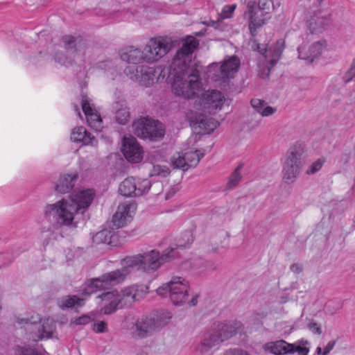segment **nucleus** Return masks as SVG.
<instances>
[{"mask_svg":"<svg viewBox=\"0 0 355 355\" xmlns=\"http://www.w3.org/2000/svg\"><path fill=\"white\" fill-rule=\"evenodd\" d=\"M171 164L175 168H180L183 171L188 169L184 152L175 153L171 158Z\"/></svg>","mask_w":355,"mask_h":355,"instance_id":"obj_39","label":"nucleus"},{"mask_svg":"<svg viewBox=\"0 0 355 355\" xmlns=\"http://www.w3.org/2000/svg\"><path fill=\"white\" fill-rule=\"evenodd\" d=\"M116 109L115 118L116 122L121 125L127 123L130 119V112L125 104L116 103Z\"/></svg>","mask_w":355,"mask_h":355,"instance_id":"obj_36","label":"nucleus"},{"mask_svg":"<svg viewBox=\"0 0 355 355\" xmlns=\"http://www.w3.org/2000/svg\"><path fill=\"white\" fill-rule=\"evenodd\" d=\"M97 298L101 301V311L105 315L111 314L119 308L123 307L119 293L116 290L103 293Z\"/></svg>","mask_w":355,"mask_h":355,"instance_id":"obj_18","label":"nucleus"},{"mask_svg":"<svg viewBox=\"0 0 355 355\" xmlns=\"http://www.w3.org/2000/svg\"><path fill=\"white\" fill-rule=\"evenodd\" d=\"M62 42L65 49L66 55L62 53L55 55V60L61 64L67 65L72 63V60L81 61L85 54V49L82 44L77 42L76 40L71 35L62 37Z\"/></svg>","mask_w":355,"mask_h":355,"instance_id":"obj_13","label":"nucleus"},{"mask_svg":"<svg viewBox=\"0 0 355 355\" xmlns=\"http://www.w3.org/2000/svg\"><path fill=\"white\" fill-rule=\"evenodd\" d=\"M325 159L324 157L318 159L309 166L306 173L311 175L318 172L322 168Z\"/></svg>","mask_w":355,"mask_h":355,"instance_id":"obj_44","label":"nucleus"},{"mask_svg":"<svg viewBox=\"0 0 355 355\" xmlns=\"http://www.w3.org/2000/svg\"><path fill=\"white\" fill-rule=\"evenodd\" d=\"M204 24H206L207 26H216V24H217V22L216 21H214V20H209L207 21H204L203 22Z\"/></svg>","mask_w":355,"mask_h":355,"instance_id":"obj_55","label":"nucleus"},{"mask_svg":"<svg viewBox=\"0 0 355 355\" xmlns=\"http://www.w3.org/2000/svg\"><path fill=\"white\" fill-rule=\"evenodd\" d=\"M155 320L150 317L137 319L132 326V334L135 338H144L150 336L156 329Z\"/></svg>","mask_w":355,"mask_h":355,"instance_id":"obj_22","label":"nucleus"},{"mask_svg":"<svg viewBox=\"0 0 355 355\" xmlns=\"http://www.w3.org/2000/svg\"><path fill=\"white\" fill-rule=\"evenodd\" d=\"M124 73L132 80L144 87H151L165 78L164 70L145 65L128 66L124 69Z\"/></svg>","mask_w":355,"mask_h":355,"instance_id":"obj_8","label":"nucleus"},{"mask_svg":"<svg viewBox=\"0 0 355 355\" xmlns=\"http://www.w3.org/2000/svg\"><path fill=\"white\" fill-rule=\"evenodd\" d=\"M121 266L120 269L105 272L99 277L86 282L83 287V294L91 295L92 293L108 289L124 282L132 270L129 266L126 257L121 261Z\"/></svg>","mask_w":355,"mask_h":355,"instance_id":"obj_4","label":"nucleus"},{"mask_svg":"<svg viewBox=\"0 0 355 355\" xmlns=\"http://www.w3.org/2000/svg\"><path fill=\"white\" fill-rule=\"evenodd\" d=\"M343 80L345 83L355 81V67L352 65L351 68L343 76Z\"/></svg>","mask_w":355,"mask_h":355,"instance_id":"obj_50","label":"nucleus"},{"mask_svg":"<svg viewBox=\"0 0 355 355\" xmlns=\"http://www.w3.org/2000/svg\"><path fill=\"white\" fill-rule=\"evenodd\" d=\"M92 318L89 315H83L73 320L70 324L71 326H77V325H85L89 324L92 321Z\"/></svg>","mask_w":355,"mask_h":355,"instance_id":"obj_46","label":"nucleus"},{"mask_svg":"<svg viewBox=\"0 0 355 355\" xmlns=\"http://www.w3.org/2000/svg\"><path fill=\"white\" fill-rule=\"evenodd\" d=\"M31 326L36 330L32 335L35 341L52 338L56 329L55 322L51 318L41 319L39 324L31 322Z\"/></svg>","mask_w":355,"mask_h":355,"instance_id":"obj_20","label":"nucleus"},{"mask_svg":"<svg viewBox=\"0 0 355 355\" xmlns=\"http://www.w3.org/2000/svg\"><path fill=\"white\" fill-rule=\"evenodd\" d=\"M242 166L239 165L232 174L230 178V180L228 182V186L230 188L234 187L238 184L241 179V175L240 173V170Z\"/></svg>","mask_w":355,"mask_h":355,"instance_id":"obj_45","label":"nucleus"},{"mask_svg":"<svg viewBox=\"0 0 355 355\" xmlns=\"http://www.w3.org/2000/svg\"><path fill=\"white\" fill-rule=\"evenodd\" d=\"M291 350L288 354H297L298 355H307L309 350L307 347L294 344H290Z\"/></svg>","mask_w":355,"mask_h":355,"instance_id":"obj_47","label":"nucleus"},{"mask_svg":"<svg viewBox=\"0 0 355 355\" xmlns=\"http://www.w3.org/2000/svg\"><path fill=\"white\" fill-rule=\"evenodd\" d=\"M92 241L96 245L107 244L116 245L119 243L118 235L113 229L104 228L93 236Z\"/></svg>","mask_w":355,"mask_h":355,"instance_id":"obj_26","label":"nucleus"},{"mask_svg":"<svg viewBox=\"0 0 355 355\" xmlns=\"http://www.w3.org/2000/svg\"><path fill=\"white\" fill-rule=\"evenodd\" d=\"M94 197L92 189H84L76 192L70 197L78 211L83 212L91 205Z\"/></svg>","mask_w":355,"mask_h":355,"instance_id":"obj_24","label":"nucleus"},{"mask_svg":"<svg viewBox=\"0 0 355 355\" xmlns=\"http://www.w3.org/2000/svg\"><path fill=\"white\" fill-rule=\"evenodd\" d=\"M290 344L284 340H279L274 342H268L263 345L264 351L270 352L275 355H285L288 354L291 349Z\"/></svg>","mask_w":355,"mask_h":355,"instance_id":"obj_31","label":"nucleus"},{"mask_svg":"<svg viewBox=\"0 0 355 355\" xmlns=\"http://www.w3.org/2000/svg\"><path fill=\"white\" fill-rule=\"evenodd\" d=\"M336 341H329L323 349L322 355H327L334 347Z\"/></svg>","mask_w":355,"mask_h":355,"instance_id":"obj_53","label":"nucleus"},{"mask_svg":"<svg viewBox=\"0 0 355 355\" xmlns=\"http://www.w3.org/2000/svg\"><path fill=\"white\" fill-rule=\"evenodd\" d=\"M242 328L239 321H230L216 324L211 332L208 333L202 341V345L209 349L232 337Z\"/></svg>","mask_w":355,"mask_h":355,"instance_id":"obj_9","label":"nucleus"},{"mask_svg":"<svg viewBox=\"0 0 355 355\" xmlns=\"http://www.w3.org/2000/svg\"><path fill=\"white\" fill-rule=\"evenodd\" d=\"M178 246L179 247H184L185 248L187 246V244H180Z\"/></svg>","mask_w":355,"mask_h":355,"instance_id":"obj_60","label":"nucleus"},{"mask_svg":"<svg viewBox=\"0 0 355 355\" xmlns=\"http://www.w3.org/2000/svg\"><path fill=\"white\" fill-rule=\"evenodd\" d=\"M221 68L219 63L214 62L209 64L206 71L207 79L212 81H225L223 74H220Z\"/></svg>","mask_w":355,"mask_h":355,"instance_id":"obj_37","label":"nucleus"},{"mask_svg":"<svg viewBox=\"0 0 355 355\" xmlns=\"http://www.w3.org/2000/svg\"><path fill=\"white\" fill-rule=\"evenodd\" d=\"M251 105L257 112L263 116H269L276 112L275 108L269 106L264 101L259 98L252 99Z\"/></svg>","mask_w":355,"mask_h":355,"instance_id":"obj_34","label":"nucleus"},{"mask_svg":"<svg viewBox=\"0 0 355 355\" xmlns=\"http://www.w3.org/2000/svg\"><path fill=\"white\" fill-rule=\"evenodd\" d=\"M291 270L295 273H299L302 270V266L298 263H294L291 266Z\"/></svg>","mask_w":355,"mask_h":355,"instance_id":"obj_54","label":"nucleus"},{"mask_svg":"<svg viewBox=\"0 0 355 355\" xmlns=\"http://www.w3.org/2000/svg\"><path fill=\"white\" fill-rule=\"evenodd\" d=\"M322 348L320 347H318L317 349H316V352L318 354H322Z\"/></svg>","mask_w":355,"mask_h":355,"instance_id":"obj_58","label":"nucleus"},{"mask_svg":"<svg viewBox=\"0 0 355 355\" xmlns=\"http://www.w3.org/2000/svg\"><path fill=\"white\" fill-rule=\"evenodd\" d=\"M121 150L125 159L130 162L139 163L143 159V149L132 137H124Z\"/></svg>","mask_w":355,"mask_h":355,"instance_id":"obj_19","label":"nucleus"},{"mask_svg":"<svg viewBox=\"0 0 355 355\" xmlns=\"http://www.w3.org/2000/svg\"><path fill=\"white\" fill-rule=\"evenodd\" d=\"M282 1L259 0L257 6L255 1H250L248 2L247 11L245 15L248 19L249 28L252 35H254L257 28L266 23V15L280 7Z\"/></svg>","mask_w":355,"mask_h":355,"instance_id":"obj_5","label":"nucleus"},{"mask_svg":"<svg viewBox=\"0 0 355 355\" xmlns=\"http://www.w3.org/2000/svg\"><path fill=\"white\" fill-rule=\"evenodd\" d=\"M177 248L169 247L162 253L157 250H151L142 254L128 256L126 259L132 271L135 269L151 273L159 270L163 265L178 257Z\"/></svg>","mask_w":355,"mask_h":355,"instance_id":"obj_2","label":"nucleus"},{"mask_svg":"<svg viewBox=\"0 0 355 355\" xmlns=\"http://www.w3.org/2000/svg\"><path fill=\"white\" fill-rule=\"evenodd\" d=\"M196 116L192 121L202 129L204 133L209 134L218 126V122L211 117H207L203 112H196Z\"/></svg>","mask_w":355,"mask_h":355,"instance_id":"obj_29","label":"nucleus"},{"mask_svg":"<svg viewBox=\"0 0 355 355\" xmlns=\"http://www.w3.org/2000/svg\"><path fill=\"white\" fill-rule=\"evenodd\" d=\"M308 329L313 334L320 335L322 333L321 327L320 325L313 321H310L307 324Z\"/></svg>","mask_w":355,"mask_h":355,"instance_id":"obj_51","label":"nucleus"},{"mask_svg":"<svg viewBox=\"0 0 355 355\" xmlns=\"http://www.w3.org/2000/svg\"><path fill=\"white\" fill-rule=\"evenodd\" d=\"M257 49L259 52H261L262 49L260 48L259 46H257Z\"/></svg>","mask_w":355,"mask_h":355,"instance_id":"obj_61","label":"nucleus"},{"mask_svg":"<svg viewBox=\"0 0 355 355\" xmlns=\"http://www.w3.org/2000/svg\"><path fill=\"white\" fill-rule=\"evenodd\" d=\"M172 41L166 37H151L143 49L144 62L155 63L164 57L172 49Z\"/></svg>","mask_w":355,"mask_h":355,"instance_id":"obj_10","label":"nucleus"},{"mask_svg":"<svg viewBox=\"0 0 355 355\" xmlns=\"http://www.w3.org/2000/svg\"><path fill=\"white\" fill-rule=\"evenodd\" d=\"M170 173L168 167L165 165L159 164H155L152 166V168L149 172L150 177L159 176L161 178H165Z\"/></svg>","mask_w":355,"mask_h":355,"instance_id":"obj_40","label":"nucleus"},{"mask_svg":"<svg viewBox=\"0 0 355 355\" xmlns=\"http://www.w3.org/2000/svg\"><path fill=\"white\" fill-rule=\"evenodd\" d=\"M172 318V314L169 311H163L160 314L156 316V318H152L155 320V328L157 329L164 325L167 324Z\"/></svg>","mask_w":355,"mask_h":355,"instance_id":"obj_41","label":"nucleus"},{"mask_svg":"<svg viewBox=\"0 0 355 355\" xmlns=\"http://www.w3.org/2000/svg\"><path fill=\"white\" fill-rule=\"evenodd\" d=\"M136 185V178L128 177L119 184V192L127 197L137 196Z\"/></svg>","mask_w":355,"mask_h":355,"instance_id":"obj_33","label":"nucleus"},{"mask_svg":"<svg viewBox=\"0 0 355 355\" xmlns=\"http://www.w3.org/2000/svg\"><path fill=\"white\" fill-rule=\"evenodd\" d=\"M70 138L73 142L81 143L85 146L90 145L94 146L97 144L96 138L82 126L73 128Z\"/></svg>","mask_w":355,"mask_h":355,"instance_id":"obj_25","label":"nucleus"},{"mask_svg":"<svg viewBox=\"0 0 355 355\" xmlns=\"http://www.w3.org/2000/svg\"><path fill=\"white\" fill-rule=\"evenodd\" d=\"M225 102V98L221 92L208 90L202 94L195 105L196 112L214 114L222 110Z\"/></svg>","mask_w":355,"mask_h":355,"instance_id":"obj_11","label":"nucleus"},{"mask_svg":"<svg viewBox=\"0 0 355 355\" xmlns=\"http://www.w3.org/2000/svg\"><path fill=\"white\" fill-rule=\"evenodd\" d=\"M81 104L88 125L96 131H100L102 128V119L93 104L91 103V100L89 97L84 96Z\"/></svg>","mask_w":355,"mask_h":355,"instance_id":"obj_21","label":"nucleus"},{"mask_svg":"<svg viewBox=\"0 0 355 355\" xmlns=\"http://www.w3.org/2000/svg\"><path fill=\"white\" fill-rule=\"evenodd\" d=\"M98 68L103 70L107 76L110 79H115L118 74L121 73V70H118L116 62L107 60L98 64Z\"/></svg>","mask_w":355,"mask_h":355,"instance_id":"obj_35","label":"nucleus"},{"mask_svg":"<svg viewBox=\"0 0 355 355\" xmlns=\"http://www.w3.org/2000/svg\"><path fill=\"white\" fill-rule=\"evenodd\" d=\"M184 153L188 168L196 166L203 156V153H200V150L193 148L184 152Z\"/></svg>","mask_w":355,"mask_h":355,"instance_id":"obj_38","label":"nucleus"},{"mask_svg":"<svg viewBox=\"0 0 355 355\" xmlns=\"http://www.w3.org/2000/svg\"><path fill=\"white\" fill-rule=\"evenodd\" d=\"M236 8V4L226 5L225 6L221 12L218 14V21H222L226 19L232 17L234 12Z\"/></svg>","mask_w":355,"mask_h":355,"instance_id":"obj_43","label":"nucleus"},{"mask_svg":"<svg viewBox=\"0 0 355 355\" xmlns=\"http://www.w3.org/2000/svg\"><path fill=\"white\" fill-rule=\"evenodd\" d=\"M221 71L220 74H223L225 79L234 77L240 67V60L235 56L225 59L222 64H220Z\"/></svg>","mask_w":355,"mask_h":355,"instance_id":"obj_30","label":"nucleus"},{"mask_svg":"<svg viewBox=\"0 0 355 355\" xmlns=\"http://www.w3.org/2000/svg\"><path fill=\"white\" fill-rule=\"evenodd\" d=\"M178 191V188L177 187H173L166 191L164 198L166 200L171 199Z\"/></svg>","mask_w":355,"mask_h":355,"instance_id":"obj_52","label":"nucleus"},{"mask_svg":"<svg viewBox=\"0 0 355 355\" xmlns=\"http://www.w3.org/2000/svg\"><path fill=\"white\" fill-rule=\"evenodd\" d=\"M223 355H251L248 352L241 348H232L226 350Z\"/></svg>","mask_w":355,"mask_h":355,"instance_id":"obj_49","label":"nucleus"},{"mask_svg":"<svg viewBox=\"0 0 355 355\" xmlns=\"http://www.w3.org/2000/svg\"><path fill=\"white\" fill-rule=\"evenodd\" d=\"M184 236L188 238L187 244H190L193 241V238L190 232L185 233Z\"/></svg>","mask_w":355,"mask_h":355,"instance_id":"obj_56","label":"nucleus"},{"mask_svg":"<svg viewBox=\"0 0 355 355\" xmlns=\"http://www.w3.org/2000/svg\"><path fill=\"white\" fill-rule=\"evenodd\" d=\"M136 180L137 196L146 193L151 187L150 182L147 179H136Z\"/></svg>","mask_w":355,"mask_h":355,"instance_id":"obj_42","label":"nucleus"},{"mask_svg":"<svg viewBox=\"0 0 355 355\" xmlns=\"http://www.w3.org/2000/svg\"><path fill=\"white\" fill-rule=\"evenodd\" d=\"M17 322L20 324H29V319H24V318L23 319H19Z\"/></svg>","mask_w":355,"mask_h":355,"instance_id":"obj_57","label":"nucleus"},{"mask_svg":"<svg viewBox=\"0 0 355 355\" xmlns=\"http://www.w3.org/2000/svg\"><path fill=\"white\" fill-rule=\"evenodd\" d=\"M148 289V286L144 284H132L122 288L119 293L123 306H130L144 298Z\"/></svg>","mask_w":355,"mask_h":355,"instance_id":"obj_15","label":"nucleus"},{"mask_svg":"<svg viewBox=\"0 0 355 355\" xmlns=\"http://www.w3.org/2000/svg\"><path fill=\"white\" fill-rule=\"evenodd\" d=\"M284 48V42L280 40L265 49L263 53L264 60L259 65V76L261 78H265L269 76L271 69L278 62Z\"/></svg>","mask_w":355,"mask_h":355,"instance_id":"obj_14","label":"nucleus"},{"mask_svg":"<svg viewBox=\"0 0 355 355\" xmlns=\"http://www.w3.org/2000/svg\"><path fill=\"white\" fill-rule=\"evenodd\" d=\"M81 295V297L77 295L62 297L58 300V306L62 310L83 306L87 298L90 295H84L83 291Z\"/></svg>","mask_w":355,"mask_h":355,"instance_id":"obj_28","label":"nucleus"},{"mask_svg":"<svg viewBox=\"0 0 355 355\" xmlns=\"http://www.w3.org/2000/svg\"><path fill=\"white\" fill-rule=\"evenodd\" d=\"M198 44L193 36L186 37L169 67L168 78L172 91L175 95L184 98L195 97L202 89L199 71L190 67L192 53Z\"/></svg>","mask_w":355,"mask_h":355,"instance_id":"obj_1","label":"nucleus"},{"mask_svg":"<svg viewBox=\"0 0 355 355\" xmlns=\"http://www.w3.org/2000/svg\"><path fill=\"white\" fill-rule=\"evenodd\" d=\"M305 152V146L297 143L289 149L282 159V176L287 183L294 182L298 177Z\"/></svg>","mask_w":355,"mask_h":355,"instance_id":"obj_7","label":"nucleus"},{"mask_svg":"<svg viewBox=\"0 0 355 355\" xmlns=\"http://www.w3.org/2000/svg\"><path fill=\"white\" fill-rule=\"evenodd\" d=\"M121 60L128 63H137L144 62L143 50L134 48L132 46L128 47L121 51L120 53Z\"/></svg>","mask_w":355,"mask_h":355,"instance_id":"obj_32","label":"nucleus"},{"mask_svg":"<svg viewBox=\"0 0 355 355\" xmlns=\"http://www.w3.org/2000/svg\"><path fill=\"white\" fill-rule=\"evenodd\" d=\"M132 126L135 134L141 138L156 140L164 135L163 125L152 119L141 118L135 121Z\"/></svg>","mask_w":355,"mask_h":355,"instance_id":"obj_12","label":"nucleus"},{"mask_svg":"<svg viewBox=\"0 0 355 355\" xmlns=\"http://www.w3.org/2000/svg\"><path fill=\"white\" fill-rule=\"evenodd\" d=\"M137 209L136 204L125 202L120 204L112 217V223L116 228H121L131 222Z\"/></svg>","mask_w":355,"mask_h":355,"instance_id":"obj_16","label":"nucleus"},{"mask_svg":"<svg viewBox=\"0 0 355 355\" xmlns=\"http://www.w3.org/2000/svg\"><path fill=\"white\" fill-rule=\"evenodd\" d=\"M78 176L76 172L60 175L55 184V191L60 193H69L73 188Z\"/></svg>","mask_w":355,"mask_h":355,"instance_id":"obj_27","label":"nucleus"},{"mask_svg":"<svg viewBox=\"0 0 355 355\" xmlns=\"http://www.w3.org/2000/svg\"><path fill=\"white\" fill-rule=\"evenodd\" d=\"M92 330L96 334H101L107 331V323L104 321L95 322L92 325Z\"/></svg>","mask_w":355,"mask_h":355,"instance_id":"obj_48","label":"nucleus"},{"mask_svg":"<svg viewBox=\"0 0 355 355\" xmlns=\"http://www.w3.org/2000/svg\"><path fill=\"white\" fill-rule=\"evenodd\" d=\"M76 111H77L78 115L79 116H80V111L78 110V107H76Z\"/></svg>","mask_w":355,"mask_h":355,"instance_id":"obj_59","label":"nucleus"},{"mask_svg":"<svg viewBox=\"0 0 355 355\" xmlns=\"http://www.w3.org/2000/svg\"><path fill=\"white\" fill-rule=\"evenodd\" d=\"M327 49V43L324 40L314 42L310 44H301L298 49L299 58L309 62L321 55Z\"/></svg>","mask_w":355,"mask_h":355,"instance_id":"obj_17","label":"nucleus"},{"mask_svg":"<svg viewBox=\"0 0 355 355\" xmlns=\"http://www.w3.org/2000/svg\"><path fill=\"white\" fill-rule=\"evenodd\" d=\"M329 22L330 19L327 13L318 11L310 16L306 24L312 33H320L329 26Z\"/></svg>","mask_w":355,"mask_h":355,"instance_id":"obj_23","label":"nucleus"},{"mask_svg":"<svg viewBox=\"0 0 355 355\" xmlns=\"http://www.w3.org/2000/svg\"><path fill=\"white\" fill-rule=\"evenodd\" d=\"M352 66L355 67V59L353 61Z\"/></svg>","mask_w":355,"mask_h":355,"instance_id":"obj_62","label":"nucleus"},{"mask_svg":"<svg viewBox=\"0 0 355 355\" xmlns=\"http://www.w3.org/2000/svg\"><path fill=\"white\" fill-rule=\"evenodd\" d=\"M78 211L70 198H62L55 203L46 205L44 209V217L47 220L53 217L58 225L70 226Z\"/></svg>","mask_w":355,"mask_h":355,"instance_id":"obj_6","label":"nucleus"},{"mask_svg":"<svg viewBox=\"0 0 355 355\" xmlns=\"http://www.w3.org/2000/svg\"><path fill=\"white\" fill-rule=\"evenodd\" d=\"M189 282L184 277L173 276L171 279L158 287L156 293L162 297H168L173 304L183 306L186 304L196 306L198 303V295L190 296Z\"/></svg>","mask_w":355,"mask_h":355,"instance_id":"obj_3","label":"nucleus"}]
</instances>
